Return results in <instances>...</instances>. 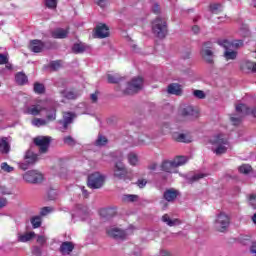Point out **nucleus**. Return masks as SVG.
Masks as SVG:
<instances>
[{
	"instance_id": "obj_1",
	"label": "nucleus",
	"mask_w": 256,
	"mask_h": 256,
	"mask_svg": "<svg viewBox=\"0 0 256 256\" xmlns=\"http://www.w3.org/2000/svg\"><path fill=\"white\" fill-rule=\"evenodd\" d=\"M108 83H116V91H121L122 95H135L143 89V78L135 77L130 82H123L118 75L108 74Z\"/></svg>"
},
{
	"instance_id": "obj_2",
	"label": "nucleus",
	"mask_w": 256,
	"mask_h": 256,
	"mask_svg": "<svg viewBox=\"0 0 256 256\" xmlns=\"http://www.w3.org/2000/svg\"><path fill=\"white\" fill-rule=\"evenodd\" d=\"M210 143L215 147L213 149V152L216 155H223L227 153V149H229L230 144H229V138L223 133L216 134L210 138Z\"/></svg>"
},
{
	"instance_id": "obj_3",
	"label": "nucleus",
	"mask_w": 256,
	"mask_h": 256,
	"mask_svg": "<svg viewBox=\"0 0 256 256\" xmlns=\"http://www.w3.org/2000/svg\"><path fill=\"white\" fill-rule=\"evenodd\" d=\"M152 31L158 39H165L167 37V21L160 17L152 22Z\"/></svg>"
},
{
	"instance_id": "obj_4",
	"label": "nucleus",
	"mask_w": 256,
	"mask_h": 256,
	"mask_svg": "<svg viewBox=\"0 0 256 256\" xmlns=\"http://www.w3.org/2000/svg\"><path fill=\"white\" fill-rule=\"evenodd\" d=\"M87 185L90 189H101L105 185V175L94 172L88 176Z\"/></svg>"
},
{
	"instance_id": "obj_5",
	"label": "nucleus",
	"mask_w": 256,
	"mask_h": 256,
	"mask_svg": "<svg viewBox=\"0 0 256 256\" xmlns=\"http://www.w3.org/2000/svg\"><path fill=\"white\" fill-rule=\"evenodd\" d=\"M215 49V45L211 41L204 42L202 48L200 50V54L203 57L204 61L209 65H213V50Z\"/></svg>"
},
{
	"instance_id": "obj_6",
	"label": "nucleus",
	"mask_w": 256,
	"mask_h": 256,
	"mask_svg": "<svg viewBox=\"0 0 256 256\" xmlns=\"http://www.w3.org/2000/svg\"><path fill=\"white\" fill-rule=\"evenodd\" d=\"M179 115L188 121H193L199 117V111L191 105H184L179 110Z\"/></svg>"
},
{
	"instance_id": "obj_7",
	"label": "nucleus",
	"mask_w": 256,
	"mask_h": 256,
	"mask_svg": "<svg viewBox=\"0 0 256 256\" xmlns=\"http://www.w3.org/2000/svg\"><path fill=\"white\" fill-rule=\"evenodd\" d=\"M23 179L26 181V183H32L36 185L37 183L43 182V174L36 170H30L23 175Z\"/></svg>"
},
{
	"instance_id": "obj_8",
	"label": "nucleus",
	"mask_w": 256,
	"mask_h": 256,
	"mask_svg": "<svg viewBox=\"0 0 256 256\" xmlns=\"http://www.w3.org/2000/svg\"><path fill=\"white\" fill-rule=\"evenodd\" d=\"M114 177L119 181H127V179H129L127 176V168H125V164H123L121 160L115 163Z\"/></svg>"
},
{
	"instance_id": "obj_9",
	"label": "nucleus",
	"mask_w": 256,
	"mask_h": 256,
	"mask_svg": "<svg viewBox=\"0 0 256 256\" xmlns=\"http://www.w3.org/2000/svg\"><path fill=\"white\" fill-rule=\"evenodd\" d=\"M37 163V154L33 151L28 150L24 156V161L19 164L20 169L27 171L30 165H35Z\"/></svg>"
},
{
	"instance_id": "obj_10",
	"label": "nucleus",
	"mask_w": 256,
	"mask_h": 256,
	"mask_svg": "<svg viewBox=\"0 0 256 256\" xmlns=\"http://www.w3.org/2000/svg\"><path fill=\"white\" fill-rule=\"evenodd\" d=\"M50 143L51 137L49 136H38L34 138V145L40 147V153H47Z\"/></svg>"
},
{
	"instance_id": "obj_11",
	"label": "nucleus",
	"mask_w": 256,
	"mask_h": 256,
	"mask_svg": "<svg viewBox=\"0 0 256 256\" xmlns=\"http://www.w3.org/2000/svg\"><path fill=\"white\" fill-rule=\"evenodd\" d=\"M75 217H79L82 221H84V219L89 217V208L83 204L76 205L72 211V219H75Z\"/></svg>"
},
{
	"instance_id": "obj_12",
	"label": "nucleus",
	"mask_w": 256,
	"mask_h": 256,
	"mask_svg": "<svg viewBox=\"0 0 256 256\" xmlns=\"http://www.w3.org/2000/svg\"><path fill=\"white\" fill-rule=\"evenodd\" d=\"M229 223V216L225 213H220L216 219V229L223 233L226 231L227 227H229Z\"/></svg>"
},
{
	"instance_id": "obj_13",
	"label": "nucleus",
	"mask_w": 256,
	"mask_h": 256,
	"mask_svg": "<svg viewBox=\"0 0 256 256\" xmlns=\"http://www.w3.org/2000/svg\"><path fill=\"white\" fill-rule=\"evenodd\" d=\"M217 43L224 49H239V47H243V40H234L231 42L227 39H220Z\"/></svg>"
},
{
	"instance_id": "obj_14",
	"label": "nucleus",
	"mask_w": 256,
	"mask_h": 256,
	"mask_svg": "<svg viewBox=\"0 0 256 256\" xmlns=\"http://www.w3.org/2000/svg\"><path fill=\"white\" fill-rule=\"evenodd\" d=\"M106 233H107V235H109V237H112L113 239H126L127 238V232H125V230H121L120 228H117L115 226L107 228Z\"/></svg>"
},
{
	"instance_id": "obj_15",
	"label": "nucleus",
	"mask_w": 256,
	"mask_h": 256,
	"mask_svg": "<svg viewBox=\"0 0 256 256\" xmlns=\"http://www.w3.org/2000/svg\"><path fill=\"white\" fill-rule=\"evenodd\" d=\"M74 117H75V114L71 112H67L64 114L63 120L59 121V124L62 125V128H61L62 133H65L67 129H69V125L73 123Z\"/></svg>"
},
{
	"instance_id": "obj_16",
	"label": "nucleus",
	"mask_w": 256,
	"mask_h": 256,
	"mask_svg": "<svg viewBox=\"0 0 256 256\" xmlns=\"http://www.w3.org/2000/svg\"><path fill=\"white\" fill-rule=\"evenodd\" d=\"M29 49L32 53H41L45 49V43L41 40H31L29 44Z\"/></svg>"
},
{
	"instance_id": "obj_17",
	"label": "nucleus",
	"mask_w": 256,
	"mask_h": 256,
	"mask_svg": "<svg viewBox=\"0 0 256 256\" xmlns=\"http://www.w3.org/2000/svg\"><path fill=\"white\" fill-rule=\"evenodd\" d=\"M100 217L102 219H105L106 221H109V219H112V217H115L117 215V211L114 208H102L99 211Z\"/></svg>"
},
{
	"instance_id": "obj_18",
	"label": "nucleus",
	"mask_w": 256,
	"mask_h": 256,
	"mask_svg": "<svg viewBox=\"0 0 256 256\" xmlns=\"http://www.w3.org/2000/svg\"><path fill=\"white\" fill-rule=\"evenodd\" d=\"M177 197H179V191L173 188L167 189L163 194V198L165 201H168V203H172V201H175Z\"/></svg>"
},
{
	"instance_id": "obj_19",
	"label": "nucleus",
	"mask_w": 256,
	"mask_h": 256,
	"mask_svg": "<svg viewBox=\"0 0 256 256\" xmlns=\"http://www.w3.org/2000/svg\"><path fill=\"white\" fill-rule=\"evenodd\" d=\"M41 111H45V108L40 104L31 105L26 109L27 115H33L34 117L40 115Z\"/></svg>"
},
{
	"instance_id": "obj_20",
	"label": "nucleus",
	"mask_w": 256,
	"mask_h": 256,
	"mask_svg": "<svg viewBox=\"0 0 256 256\" xmlns=\"http://www.w3.org/2000/svg\"><path fill=\"white\" fill-rule=\"evenodd\" d=\"M67 35H69V29L57 28L52 31L53 39H67Z\"/></svg>"
},
{
	"instance_id": "obj_21",
	"label": "nucleus",
	"mask_w": 256,
	"mask_h": 256,
	"mask_svg": "<svg viewBox=\"0 0 256 256\" xmlns=\"http://www.w3.org/2000/svg\"><path fill=\"white\" fill-rule=\"evenodd\" d=\"M109 35V27L105 24H101L100 26H97L96 29V37L98 39H105Z\"/></svg>"
},
{
	"instance_id": "obj_22",
	"label": "nucleus",
	"mask_w": 256,
	"mask_h": 256,
	"mask_svg": "<svg viewBox=\"0 0 256 256\" xmlns=\"http://www.w3.org/2000/svg\"><path fill=\"white\" fill-rule=\"evenodd\" d=\"M162 222L166 223L168 227H176V225H181V220L180 219H171V217L168 216V214H164L162 216Z\"/></svg>"
},
{
	"instance_id": "obj_23",
	"label": "nucleus",
	"mask_w": 256,
	"mask_h": 256,
	"mask_svg": "<svg viewBox=\"0 0 256 256\" xmlns=\"http://www.w3.org/2000/svg\"><path fill=\"white\" fill-rule=\"evenodd\" d=\"M45 110H46V121L48 123H51V121H55V119H57V108H55V106L46 108Z\"/></svg>"
},
{
	"instance_id": "obj_24",
	"label": "nucleus",
	"mask_w": 256,
	"mask_h": 256,
	"mask_svg": "<svg viewBox=\"0 0 256 256\" xmlns=\"http://www.w3.org/2000/svg\"><path fill=\"white\" fill-rule=\"evenodd\" d=\"M175 169L176 166H175V163L172 161H164L161 165V170L162 171H165L166 173H175Z\"/></svg>"
},
{
	"instance_id": "obj_25",
	"label": "nucleus",
	"mask_w": 256,
	"mask_h": 256,
	"mask_svg": "<svg viewBox=\"0 0 256 256\" xmlns=\"http://www.w3.org/2000/svg\"><path fill=\"white\" fill-rule=\"evenodd\" d=\"M75 249V246H73V243L71 242H63L60 246V253L62 255H69Z\"/></svg>"
},
{
	"instance_id": "obj_26",
	"label": "nucleus",
	"mask_w": 256,
	"mask_h": 256,
	"mask_svg": "<svg viewBox=\"0 0 256 256\" xmlns=\"http://www.w3.org/2000/svg\"><path fill=\"white\" fill-rule=\"evenodd\" d=\"M173 139L178 143H191V138L184 133H174Z\"/></svg>"
},
{
	"instance_id": "obj_27",
	"label": "nucleus",
	"mask_w": 256,
	"mask_h": 256,
	"mask_svg": "<svg viewBox=\"0 0 256 256\" xmlns=\"http://www.w3.org/2000/svg\"><path fill=\"white\" fill-rule=\"evenodd\" d=\"M11 151V146L9 145V142L7 141V137H4L0 140V153H4L7 155Z\"/></svg>"
},
{
	"instance_id": "obj_28",
	"label": "nucleus",
	"mask_w": 256,
	"mask_h": 256,
	"mask_svg": "<svg viewBox=\"0 0 256 256\" xmlns=\"http://www.w3.org/2000/svg\"><path fill=\"white\" fill-rule=\"evenodd\" d=\"M168 93L170 95H181V85L172 83L168 86Z\"/></svg>"
},
{
	"instance_id": "obj_29",
	"label": "nucleus",
	"mask_w": 256,
	"mask_h": 256,
	"mask_svg": "<svg viewBox=\"0 0 256 256\" xmlns=\"http://www.w3.org/2000/svg\"><path fill=\"white\" fill-rule=\"evenodd\" d=\"M73 53L79 54V53H85L87 51V45L83 43H75L72 46Z\"/></svg>"
},
{
	"instance_id": "obj_30",
	"label": "nucleus",
	"mask_w": 256,
	"mask_h": 256,
	"mask_svg": "<svg viewBox=\"0 0 256 256\" xmlns=\"http://www.w3.org/2000/svg\"><path fill=\"white\" fill-rule=\"evenodd\" d=\"M62 97H64V99H68V100H73V99H77V97H79V94L77 92H73L71 90H63L61 92Z\"/></svg>"
},
{
	"instance_id": "obj_31",
	"label": "nucleus",
	"mask_w": 256,
	"mask_h": 256,
	"mask_svg": "<svg viewBox=\"0 0 256 256\" xmlns=\"http://www.w3.org/2000/svg\"><path fill=\"white\" fill-rule=\"evenodd\" d=\"M224 49H225L224 57L227 61L237 59V52L234 49H227V48H224Z\"/></svg>"
},
{
	"instance_id": "obj_32",
	"label": "nucleus",
	"mask_w": 256,
	"mask_h": 256,
	"mask_svg": "<svg viewBox=\"0 0 256 256\" xmlns=\"http://www.w3.org/2000/svg\"><path fill=\"white\" fill-rule=\"evenodd\" d=\"M189 161V158H187V156H177L176 158H174L173 163L174 166L177 167H181L182 165H185V163H187Z\"/></svg>"
},
{
	"instance_id": "obj_33",
	"label": "nucleus",
	"mask_w": 256,
	"mask_h": 256,
	"mask_svg": "<svg viewBox=\"0 0 256 256\" xmlns=\"http://www.w3.org/2000/svg\"><path fill=\"white\" fill-rule=\"evenodd\" d=\"M33 237H35V232H28L23 235H20L18 237V241H20V243H27V241H31Z\"/></svg>"
},
{
	"instance_id": "obj_34",
	"label": "nucleus",
	"mask_w": 256,
	"mask_h": 256,
	"mask_svg": "<svg viewBox=\"0 0 256 256\" xmlns=\"http://www.w3.org/2000/svg\"><path fill=\"white\" fill-rule=\"evenodd\" d=\"M15 81L18 83V85H25L27 83V75H25L23 72H19L15 76Z\"/></svg>"
},
{
	"instance_id": "obj_35",
	"label": "nucleus",
	"mask_w": 256,
	"mask_h": 256,
	"mask_svg": "<svg viewBox=\"0 0 256 256\" xmlns=\"http://www.w3.org/2000/svg\"><path fill=\"white\" fill-rule=\"evenodd\" d=\"M47 123H49L47 119H43V118H34L31 121V124L33 125V127H45Z\"/></svg>"
},
{
	"instance_id": "obj_36",
	"label": "nucleus",
	"mask_w": 256,
	"mask_h": 256,
	"mask_svg": "<svg viewBox=\"0 0 256 256\" xmlns=\"http://www.w3.org/2000/svg\"><path fill=\"white\" fill-rule=\"evenodd\" d=\"M209 10L211 11V13L217 15V13H221V11H223V5H221L220 3H212L209 5Z\"/></svg>"
},
{
	"instance_id": "obj_37",
	"label": "nucleus",
	"mask_w": 256,
	"mask_h": 256,
	"mask_svg": "<svg viewBox=\"0 0 256 256\" xmlns=\"http://www.w3.org/2000/svg\"><path fill=\"white\" fill-rule=\"evenodd\" d=\"M109 140H107V137L99 134L98 138L95 141V145L96 147H105V145H107Z\"/></svg>"
},
{
	"instance_id": "obj_38",
	"label": "nucleus",
	"mask_w": 256,
	"mask_h": 256,
	"mask_svg": "<svg viewBox=\"0 0 256 256\" xmlns=\"http://www.w3.org/2000/svg\"><path fill=\"white\" fill-rule=\"evenodd\" d=\"M34 93L37 95H43V93H45V85L39 82L34 83Z\"/></svg>"
},
{
	"instance_id": "obj_39",
	"label": "nucleus",
	"mask_w": 256,
	"mask_h": 256,
	"mask_svg": "<svg viewBox=\"0 0 256 256\" xmlns=\"http://www.w3.org/2000/svg\"><path fill=\"white\" fill-rule=\"evenodd\" d=\"M31 225L33 227V229H39V227H41V216H34L31 218Z\"/></svg>"
},
{
	"instance_id": "obj_40",
	"label": "nucleus",
	"mask_w": 256,
	"mask_h": 256,
	"mask_svg": "<svg viewBox=\"0 0 256 256\" xmlns=\"http://www.w3.org/2000/svg\"><path fill=\"white\" fill-rule=\"evenodd\" d=\"M128 162L130 165L135 166L137 163H139V158L137 157V154L131 152L128 154Z\"/></svg>"
},
{
	"instance_id": "obj_41",
	"label": "nucleus",
	"mask_w": 256,
	"mask_h": 256,
	"mask_svg": "<svg viewBox=\"0 0 256 256\" xmlns=\"http://www.w3.org/2000/svg\"><path fill=\"white\" fill-rule=\"evenodd\" d=\"M62 66V62L61 60H56V61H52L50 62V69H52L53 71H58V69H61Z\"/></svg>"
},
{
	"instance_id": "obj_42",
	"label": "nucleus",
	"mask_w": 256,
	"mask_h": 256,
	"mask_svg": "<svg viewBox=\"0 0 256 256\" xmlns=\"http://www.w3.org/2000/svg\"><path fill=\"white\" fill-rule=\"evenodd\" d=\"M203 177H207V174L196 173L189 178L190 183H195V181H199V179H203Z\"/></svg>"
},
{
	"instance_id": "obj_43",
	"label": "nucleus",
	"mask_w": 256,
	"mask_h": 256,
	"mask_svg": "<svg viewBox=\"0 0 256 256\" xmlns=\"http://www.w3.org/2000/svg\"><path fill=\"white\" fill-rule=\"evenodd\" d=\"M1 169L2 171H4L5 173H12V171H15V168L9 166V164H7V162H3L1 164Z\"/></svg>"
},
{
	"instance_id": "obj_44",
	"label": "nucleus",
	"mask_w": 256,
	"mask_h": 256,
	"mask_svg": "<svg viewBox=\"0 0 256 256\" xmlns=\"http://www.w3.org/2000/svg\"><path fill=\"white\" fill-rule=\"evenodd\" d=\"M251 171V165L244 164L239 167V172L243 173L244 175H247Z\"/></svg>"
},
{
	"instance_id": "obj_45",
	"label": "nucleus",
	"mask_w": 256,
	"mask_h": 256,
	"mask_svg": "<svg viewBox=\"0 0 256 256\" xmlns=\"http://www.w3.org/2000/svg\"><path fill=\"white\" fill-rule=\"evenodd\" d=\"M45 6L48 7V9H56L57 0H45Z\"/></svg>"
},
{
	"instance_id": "obj_46",
	"label": "nucleus",
	"mask_w": 256,
	"mask_h": 256,
	"mask_svg": "<svg viewBox=\"0 0 256 256\" xmlns=\"http://www.w3.org/2000/svg\"><path fill=\"white\" fill-rule=\"evenodd\" d=\"M65 145H69L70 147H73V145H75V139L71 136H66L63 139Z\"/></svg>"
},
{
	"instance_id": "obj_47",
	"label": "nucleus",
	"mask_w": 256,
	"mask_h": 256,
	"mask_svg": "<svg viewBox=\"0 0 256 256\" xmlns=\"http://www.w3.org/2000/svg\"><path fill=\"white\" fill-rule=\"evenodd\" d=\"M249 205H251V207L253 209H256V193L250 194V196H249Z\"/></svg>"
},
{
	"instance_id": "obj_48",
	"label": "nucleus",
	"mask_w": 256,
	"mask_h": 256,
	"mask_svg": "<svg viewBox=\"0 0 256 256\" xmlns=\"http://www.w3.org/2000/svg\"><path fill=\"white\" fill-rule=\"evenodd\" d=\"M193 95L197 99H205V92H203V90H194Z\"/></svg>"
},
{
	"instance_id": "obj_49",
	"label": "nucleus",
	"mask_w": 256,
	"mask_h": 256,
	"mask_svg": "<svg viewBox=\"0 0 256 256\" xmlns=\"http://www.w3.org/2000/svg\"><path fill=\"white\" fill-rule=\"evenodd\" d=\"M51 211H53V208H51V207L42 208L40 211V217H45L46 215H49V213H51Z\"/></svg>"
},
{
	"instance_id": "obj_50",
	"label": "nucleus",
	"mask_w": 256,
	"mask_h": 256,
	"mask_svg": "<svg viewBox=\"0 0 256 256\" xmlns=\"http://www.w3.org/2000/svg\"><path fill=\"white\" fill-rule=\"evenodd\" d=\"M126 201H129L130 203H134V201H137L139 199V196L129 194L125 196Z\"/></svg>"
},
{
	"instance_id": "obj_51",
	"label": "nucleus",
	"mask_w": 256,
	"mask_h": 256,
	"mask_svg": "<svg viewBox=\"0 0 256 256\" xmlns=\"http://www.w3.org/2000/svg\"><path fill=\"white\" fill-rule=\"evenodd\" d=\"M9 62V57L7 54H0V65H5V63Z\"/></svg>"
},
{
	"instance_id": "obj_52",
	"label": "nucleus",
	"mask_w": 256,
	"mask_h": 256,
	"mask_svg": "<svg viewBox=\"0 0 256 256\" xmlns=\"http://www.w3.org/2000/svg\"><path fill=\"white\" fill-rule=\"evenodd\" d=\"M96 5L98 7H101L102 9L105 8V6L107 5V0H94Z\"/></svg>"
},
{
	"instance_id": "obj_53",
	"label": "nucleus",
	"mask_w": 256,
	"mask_h": 256,
	"mask_svg": "<svg viewBox=\"0 0 256 256\" xmlns=\"http://www.w3.org/2000/svg\"><path fill=\"white\" fill-rule=\"evenodd\" d=\"M37 243H39L40 245H45V243H47V238H45V236H38Z\"/></svg>"
},
{
	"instance_id": "obj_54",
	"label": "nucleus",
	"mask_w": 256,
	"mask_h": 256,
	"mask_svg": "<svg viewBox=\"0 0 256 256\" xmlns=\"http://www.w3.org/2000/svg\"><path fill=\"white\" fill-rule=\"evenodd\" d=\"M32 253L35 256H41V249L38 246H34L32 249Z\"/></svg>"
},
{
	"instance_id": "obj_55",
	"label": "nucleus",
	"mask_w": 256,
	"mask_h": 256,
	"mask_svg": "<svg viewBox=\"0 0 256 256\" xmlns=\"http://www.w3.org/2000/svg\"><path fill=\"white\" fill-rule=\"evenodd\" d=\"M230 121L233 122V125H239V123H241V117H234V116H232L230 118Z\"/></svg>"
},
{
	"instance_id": "obj_56",
	"label": "nucleus",
	"mask_w": 256,
	"mask_h": 256,
	"mask_svg": "<svg viewBox=\"0 0 256 256\" xmlns=\"http://www.w3.org/2000/svg\"><path fill=\"white\" fill-rule=\"evenodd\" d=\"M192 32L194 35H199V33H201V28L198 25H194L192 26Z\"/></svg>"
},
{
	"instance_id": "obj_57",
	"label": "nucleus",
	"mask_w": 256,
	"mask_h": 256,
	"mask_svg": "<svg viewBox=\"0 0 256 256\" xmlns=\"http://www.w3.org/2000/svg\"><path fill=\"white\" fill-rule=\"evenodd\" d=\"M7 207V198L0 197V209Z\"/></svg>"
},
{
	"instance_id": "obj_58",
	"label": "nucleus",
	"mask_w": 256,
	"mask_h": 256,
	"mask_svg": "<svg viewBox=\"0 0 256 256\" xmlns=\"http://www.w3.org/2000/svg\"><path fill=\"white\" fill-rule=\"evenodd\" d=\"M250 253H251V255L256 256V242H252V244L250 246Z\"/></svg>"
},
{
	"instance_id": "obj_59",
	"label": "nucleus",
	"mask_w": 256,
	"mask_h": 256,
	"mask_svg": "<svg viewBox=\"0 0 256 256\" xmlns=\"http://www.w3.org/2000/svg\"><path fill=\"white\" fill-rule=\"evenodd\" d=\"M137 185H138V187H139L140 189H143V187H145V185H147V182H146L145 180H143V179H139V180L137 181Z\"/></svg>"
},
{
	"instance_id": "obj_60",
	"label": "nucleus",
	"mask_w": 256,
	"mask_h": 256,
	"mask_svg": "<svg viewBox=\"0 0 256 256\" xmlns=\"http://www.w3.org/2000/svg\"><path fill=\"white\" fill-rule=\"evenodd\" d=\"M145 135H141L139 138H138V145H145Z\"/></svg>"
},
{
	"instance_id": "obj_61",
	"label": "nucleus",
	"mask_w": 256,
	"mask_h": 256,
	"mask_svg": "<svg viewBox=\"0 0 256 256\" xmlns=\"http://www.w3.org/2000/svg\"><path fill=\"white\" fill-rule=\"evenodd\" d=\"M152 11H153V13H155L157 15L160 11L159 4H154L152 7Z\"/></svg>"
},
{
	"instance_id": "obj_62",
	"label": "nucleus",
	"mask_w": 256,
	"mask_h": 256,
	"mask_svg": "<svg viewBox=\"0 0 256 256\" xmlns=\"http://www.w3.org/2000/svg\"><path fill=\"white\" fill-rule=\"evenodd\" d=\"M81 191H82L83 197H85V199H87V197H89V191H87V189H85V187H81Z\"/></svg>"
},
{
	"instance_id": "obj_63",
	"label": "nucleus",
	"mask_w": 256,
	"mask_h": 256,
	"mask_svg": "<svg viewBox=\"0 0 256 256\" xmlns=\"http://www.w3.org/2000/svg\"><path fill=\"white\" fill-rule=\"evenodd\" d=\"M148 169H150V171H156L157 170V163L150 164Z\"/></svg>"
},
{
	"instance_id": "obj_64",
	"label": "nucleus",
	"mask_w": 256,
	"mask_h": 256,
	"mask_svg": "<svg viewBox=\"0 0 256 256\" xmlns=\"http://www.w3.org/2000/svg\"><path fill=\"white\" fill-rule=\"evenodd\" d=\"M6 71H11L13 69V65L11 63L7 62L4 63Z\"/></svg>"
}]
</instances>
